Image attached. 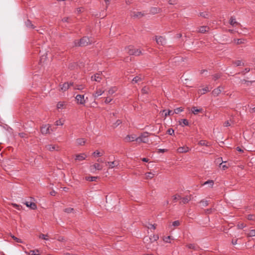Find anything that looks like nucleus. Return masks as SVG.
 I'll return each mask as SVG.
<instances>
[{"label": "nucleus", "instance_id": "obj_1", "mask_svg": "<svg viewBox=\"0 0 255 255\" xmlns=\"http://www.w3.org/2000/svg\"><path fill=\"white\" fill-rule=\"evenodd\" d=\"M127 52L130 55L139 56L141 54V51L135 49L133 46L130 45L126 48Z\"/></svg>", "mask_w": 255, "mask_h": 255}, {"label": "nucleus", "instance_id": "obj_2", "mask_svg": "<svg viewBox=\"0 0 255 255\" xmlns=\"http://www.w3.org/2000/svg\"><path fill=\"white\" fill-rule=\"evenodd\" d=\"M92 42V39H90L88 37L85 36L81 38L79 41H78L77 43L75 42V44L76 46H85L91 43Z\"/></svg>", "mask_w": 255, "mask_h": 255}, {"label": "nucleus", "instance_id": "obj_3", "mask_svg": "<svg viewBox=\"0 0 255 255\" xmlns=\"http://www.w3.org/2000/svg\"><path fill=\"white\" fill-rule=\"evenodd\" d=\"M149 134H150L149 133L147 132H144L142 133L139 137L136 138V141H139L143 143H147L149 140L148 138Z\"/></svg>", "mask_w": 255, "mask_h": 255}, {"label": "nucleus", "instance_id": "obj_4", "mask_svg": "<svg viewBox=\"0 0 255 255\" xmlns=\"http://www.w3.org/2000/svg\"><path fill=\"white\" fill-rule=\"evenodd\" d=\"M130 15L134 18H140L144 16L145 13L141 11H131L130 13Z\"/></svg>", "mask_w": 255, "mask_h": 255}, {"label": "nucleus", "instance_id": "obj_5", "mask_svg": "<svg viewBox=\"0 0 255 255\" xmlns=\"http://www.w3.org/2000/svg\"><path fill=\"white\" fill-rule=\"evenodd\" d=\"M77 103L80 105H85L86 100H85V96L84 95H77L75 97Z\"/></svg>", "mask_w": 255, "mask_h": 255}, {"label": "nucleus", "instance_id": "obj_6", "mask_svg": "<svg viewBox=\"0 0 255 255\" xmlns=\"http://www.w3.org/2000/svg\"><path fill=\"white\" fill-rule=\"evenodd\" d=\"M50 128H51V126L49 124L43 125L41 127V132L43 134L50 133Z\"/></svg>", "mask_w": 255, "mask_h": 255}, {"label": "nucleus", "instance_id": "obj_7", "mask_svg": "<svg viewBox=\"0 0 255 255\" xmlns=\"http://www.w3.org/2000/svg\"><path fill=\"white\" fill-rule=\"evenodd\" d=\"M106 164L108 166L109 169H112L115 167H117L119 165L118 160H114L112 162H106Z\"/></svg>", "mask_w": 255, "mask_h": 255}, {"label": "nucleus", "instance_id": "obj_8", "mask_svg": "<svg viewBox=\"0 0 255 255\" xmlns=\"http://www.w3.org/2000/svg\"><path fill=\"white\" fill-rule=\"evenodd\" d=\"M155 39L157 43L159 45H163L166 43V39L162 36H155Z\"/></svg>", "mask_w": 255, "mask_h": 255}, {"label": "nucleus", "instance_id": "obj_9", "mask_svg": "<svg viewBox=\"0 0 255 255\" xmlns=\"http://www.w3.org/2000/svg\"><path fill=\"white\" fill-rule=\"evenodd\" d=\"M87 155L85 153H80L75 155V160L81 161L85 159Z\"/></svg>", "mask_w": 255, "mask_h": 255}, {"label": "nucleus", "instance_id": "obj_10", "mask_svg": "<svg viewBox=\"0 0 255 255\" xmlns=\"http://www.w3.org/2000/svg\"><path fill=\"white\" fill-rule=\"evenodd\" d=\"M104 93V91L101 89H97L95 92L93 93L92 96L96 99L98 97L101 96Z\"/></svg>", "mask_w": 255, "mask_h": 255}, {"label": "nucleus", "instance_id": "obj_11", "mask_svg": "<svg viewBox=\"0 0 255 255\" xmlns=\"http://www.w3.org/2000/svg\"><path fill=\"white\" fill-rule=\"evenodd\" d=\"M224 89V87L219 86L218 88L215 89L212 91V94L214 96H218L222 92V90Z\"/></svg>", "mask_w": 255, "mask_h": 255}, {"label": "nucleus", "instance_id": "obj_12", "mask_svg": "<svg viewBox=\"0 0 255 255\" xmlns=\"http://www.w3.org/2000/svg\"><path fill=\"white\" fill-rule=\"evenodd\" d=\"M73 85V83H64L63 84L61 85V90L62 91H65L69 89L70 86Z\"/></svg>", "mask_w": 255, "mask_h": 255}, {"label": "nucleus", "instance_id": "obj_13", "mask_svg": "<svg viewBox=\"0 0 255 255\" xmlns=\"http://www.w3.org/2000/svg\"><path fill=\"white\" fill-rule=\"evenodd\" d=\"M192 195H187L185 196L183 198H181L182 201L180 202V204L183 203L184 204H186L190 201L192 199Z\"/></svg>", "mask_w": 255, "mask_h": 255}, {"label": "nucleus", "instance_id": "obj_14", "mask_svg": "<svg viewBox=\"0 0 255 255\" xmlns=\"http://www.w3.org/2000/svg\"><path fill=\"white\" fill-rule=\"evenodd\" d=\"M24 204L27 207L30 208L31 209L35 210L37 208L36 205L33 202H25Z\"/></svg>", "mask_w": 255, "mask_h": 255}, {"label": "nucleus", "instance_id": "obj_15", "mask_svg": "<svg viewBox=\"0 0 255 255\" xmlns=\"http://www.w3.org/2000/svg\"><path fill=\"white\" fill-rule=\"evenodd\" d=\"M102 79L101 75L100 73H96L94 76H92L91 77V80L92 81H95L96 82H100L101 80Z\"/></svg>", "mask_w": 255, "mask_h": 255}, {"label": "nucleus", "instance_id": "obj_16", "mask_svg": "<svg viewBox=\"0 0 255 255\" xmlns=\"http://www.w3.org/2000/svg\"><path fill=\"white\" fill-rule=\"evenodd\" d=\"M136 136L134 135H128L125 138L126 142H130L136 140Z\"/></svg>", "mask_w": 255, "mask_h": 255}, {"label": "nucleus", "instance_id": "obj_17", "mask_svg": "<svg viewBox=\"0 0 255 255\" xmlns=\"http://www.w3.org/2000/svg\"><path fill=\"white\" fill-rule=\"evenodd\" d=\"M46 148L49 151L58 150V146H56L55 145L49 144L46 146Z\"/></svg>", "mask_w": 255, "mask_h": 255}, {"label": "nucleus", "instance_id": "obj_18", "mask_svg": "<svg viewBox=\"0 0 255 255\" xmlns=\"http://www.w3.org/2000/svg\"><path fill=\"white\" fill-rule=\"evenodd\" d=\"M161 11V9L159 7H151L150 10V12L153 14L159 13Z\"/></svg>", "mask_w": 255, "mask_h": 255}, {"label": "nucleus", "instance_id": "obj_19", "mask_svg": "<svg viewBox=\"0 0 255 255\" xmlns=\"http://www.w3.org/2000/svg\"><path fill=\"white\" fill-rule=\"evenodd\" d=\"M189 151V147L187 146L180 147L177 149V151L179 153H185Z\"/></svg>", "mask_w": 255, "mask_h": 255}, {"label": "nucleus", "instance_id": "obj_20", "mask_svg": "<svg viewBox=\"0 0 255 255\" xmlns=\"http://www.w3.org/2000/svg\"><path fill=\"white\" fill-rule=\"evenodd\" d=\"M27 255H39L40 254V251L38 250H31L29 252H25Z\"/></svg>", "mask_w": 255, "mask_h": 255}, {"label": "nucleus", "instance_id": "obj_21", "mask_svg": "<svg viewBox=\"0 0 255 255\" xmlns=\"http://www.w3.org/2000/svg\"><path fill=\"white\" fill-rule=\"evenodd\" d=\"M209 27L206 26H201L199 29V32L202 33H204L206 32H207L209 30Z\"/></svg>", "mask_w": 255, "mask_h": 255}, {"label": "nucleus", "instance_id": "obj_22", "mask_svg": "<svg viewBox=\"0 0 255 255\" xmlns=\"http://www.w3.org/2000/svg\"><path fill=\"white\" fill-rule=\"evenodd\" d=\"M93 169L101 170L103 169V166L99 163H96L91 166Z\"/></svg>", "mask_w": 255, "mask_h": 255}, {"label": "nucleus", "instance_id": "obj_23", "mask_svg": "<svg viewBox=\"0 0 255 255\" xmlns=\"http://www.w3.org/2000/svg\"><path fill=\"white\" fill-rule=\"evenodd\" d=\"M86 140L84 138H79L76 139V143L78 145H83L85 144Z\"/></svg>", "mask_w": 255, "mask_h": 255}, {"label": "nucleus", "instance_id": "obj_24", "mask_svg": "<svg viewBox=\"0 0 255 255\" xmlns=\"http://www.w3.org/2000/svg\"><path fill=\"white\" fill-rule=\"evenodd\" d=\"M117 91V88L116 87H111L108 91V95H112Z\"/></svg>", "mask_w": 255, "mask_h": 255}, {"label": "nucleus", "instance_id": "obj_25", "mask_svg": "<svg viewBox=\"0 0 255 255\" xmlns=\"http://www.w3.org/2000/svg\"><path fill=\"white\" fill-rule=\"evenodd\" d=\"M230 24L234 26L235 25L239 24L238 22L236 21V18L234 16H232L230 19Z\"/></svg>", "mask_w": 255, "mask_h": 255}, {"label": "nucleus", "instance_id": "obj_26", "mask_svg": "<svg viewBox=\"0 0 255 255\" xmlns=\"http://www.w3.org/2000/svg\"><path fill=\"white\" fill-rule=\"evenodd\" d=\"M161 112L162 113V114L165 113V117H166L168 116H172L174 114V112L171 110H168L167 112H166L165 110H163Z\"/></svg>", "mask_w": 255, "mask_h": 255}, {"label": "nucleus", "instance_id": "obj_27", "mask_svg": "<svg viewBox=\"0 0 255 255\" xmlns=\"http://www.w3.org/2000/svg\"><path fill=\"white\" fill-rule=\"evenodd\" d=\"M214 182L213 180H209L205 182L203 184V185H208L210 187H212L214 185Z\"/></svg>", "mask_w": 255, "mask_h": 255}, {"label": "nucleus", "instance_id": "obj_28", "mask_svg": "<svg viewBox=\"0 0 255 255\" xmlns=\"http://www.w3.org/2000/svg\"><path fill=\"white\" fill-rule=\"evenodd\" d=\"M25 25H26V27H27L28 28H34L33 25L31 23V21L30 20H29V19H27L25 21Z\"/></svg>", "mask_w": 255, "mask_h": 255}, {"label": "nucleus", "instance_id": "obj_29", "mask_svg": "<svg viewBox=\"0 0 255 255\" xmlns=\"http://www.w3.org/2000/svg\"><path fill=\"white\" fill-rule=\"evenodd\" d=\"M154 175V174L151 172H147L145 173V178L146 179H151L153 177Z\"/></svg>", "mask_w": 255, "mask_h": 255}, {"label": "nucleus", "instance_id": "obj_30", "mask_svg": "<svg viewBox=\"0 0 255 255\" xmlns=\"http://www.w3.org/2000/svg\"><path fill=\"white\" fill-rule=\"evenodd\" d=\"M65 104L63 102H59L58 103L57 105V108L58 109H63Z\"/></svg>", "mask_w": 255, "mask_h": 255}, {"label": "nucleus", "instance_id": "obj_31", "mask_svg": "<svg viewBox=\"0 0 255 255\" xmlns=\"http://www.w3.org/2000/svg\"><path fill=\"white\" fill-rule=\"evenodd\" d=\"M202 109H197L196 107H194L192 108V112L194 115L197 114L198 113L201 112Z\"/></svg>", "mask_w": 255, "mask_h": 255}, {"label": "nucleus", "instance_id": "obj_32", "mask_svg": "<svg viewBox=\"0 0 255 255\" xmlns=\"http://www.w3.org/2000/svg\"><path fill=\"white\" fill-rule=\"evenodd\" d=\"M187 247L190 249L194 250H197L199 248V247L195 244H189L187 245Z\"/></svg>", "mask_w": 255, "mask_h": 255}, {"label": "nucleus", "instance_id": "obj_33", "mask_svg": "<svg viewBox=\"0 0 255 255\" xmlns=\"http://www.w3.org/2000/svg\"><path fill=\"white\" fill-rule=\"evenodd\" d=\"M200 203L201 204L202 207H206L209 204V201L206 200H202Z\"/></svg>", "mask_w": 255, "mask_h": 255}, {"label": "nucleus", "instance_id": "obj_34", "mask_svg": "<svg viewBox=\"0 0 255 255\" xmlns=\"http://www.w3.org/2000/svg\"><path fill=\"white\" fill-rule=\"evenodd\" d=\"M246 235L248 237H255V229L250 230L249 233L246 234Z\"/></svg>", "mask_w": 255, "mask_h": 255}, {"label": "nucleus", "instance_id": "obj_35", "mask_svg": "<svg viewBox=\"0 0 255 255\" xmlns=\"http://www.w3.org/2000/svg\"><path fill=\"white\" fill-rule=\"evenodd\" d=\"M199 144L201 145H204L206 146H209L210 145V144L208 142H207L206 140H200L199 142Z\"/></svg>", "mask_w": 255, "mask_h": 255}, {"label": "nucleus", "instance_id": "obj_36", "mask_svg": "<svg viewBox=\"0 0 255 255\" xmlns=\"http://www.w3.org/2000/svg\"><path fill=\"white\" fill-rule=\"evenodd\" d=\"M208 91H209V89H208V88L207 87H206L202 89H200L199 90V93H200L201 94H205Z\"/></svg>", "mask_w": 255, "mask_h": 255}, {"label": "nucleus", "instance_id": "obj_37", "mask_svg": "<svg viewBox=\"0 0 255 255\" xmlns=\"http://www.w3.org/2000/svg\"><path fill=\"white\" fill-rule=\"evenodd\" d=\"M97 177L96 176H89L86 177V180L90 181H95L97 179Z\"/></svg>", "mask_w": 255, "mask_h": 255}, {"label": "nucleus", "instance_id": "obj_38", "mask_svg": "<svg viewBox=\"0 0 255 255\" xmlns=\"http://www.w3.org/2000/svg\"><path fill=\"white\" fill-rule=\"evenodd\" d=\"M234 41L237 44H240L242 43H244L245 40L244 39H235Z\"/></svg>", "mask_w": 255, "mask_h": 255}, {"label": "nucleus", "instance_id": "obj_39", "mask_svg": "<svg viewBox=\"0 0 255 255\" xmlns=\"http://www.w3.org/2000/svg\"><path fill=\"white\" fill-rule=\"evenodd\" d=\"M142 78L140 76H136L132 79V82L134 83H136L139 81H141Z\"/></svg>", "mask_w": 255, "mask_h": 255}, {"label": "nucleus", "instance_id": "obj_40", "mask_svg": "<svg viewBox=\"0 0 255 255\" xmlns=\"http://www.w3.org/2000/svg\"><path fill=\"white\" fill-rule=\"evenodd\" d=\"M84 88V86L82 85H76L74 86V89L75 90H82Z\"/></svg>", "mask_w": 255, "mask_h": 255}, {"label": "nucleus", "instance_id": "obj_41", "mask_svg": "<svg viewBox=\"0 0 255 255\" xmlns=\"http://www.w3.org/2000/svg\"><path fill=\"white\" fill-rule=\"evenodd\" d=\"M47 237H48V234L44 235V234H40L39 235V239H43V240H46V241L48 240Z\"/></svg>", "mask_w": 255, "mask_h": 255}, {"label": "nucleus", "instance_id": "obj_42", "mask_svg": "<svg viewBox=\"0 0 255 255\" xmlns=\"http://www.w3.org/2000/svg\"><path fill=\"white\" fill-rule=\"evenodd\" d=\"M234 64L236 66H244V63H243L241 60H237V61H234Z\"/></svg>", "mask_w": 255, "mask_h": 255}, {"label": "nucleus", "instance_id": "obj_43", "mask_svg": "<svg viewBox=\"0 0 255 255\" xmlns=\"http://www.w3.org/2000/svg\"><path fill=\"white\" fill-rule=\"evenodd\" d=\"M172 198H173V201L175 202L177 201V200H178L179 199H181V197L179 195L176 194L175 195L173 196Z\"/></svg>", "mask_w": 255, "mask_h": 255}, {"label": "nucleus", "instance_id": "obj_44", "mask_svg": "<svg viewBox=\"0 0 255 255\" xmlns=\"http://www.w3.org/2000/svg\"><path fill=\"white\" fill-rule=\"evenodd\" d=\"M64 121H62L61 119L57 120L55 122V125L56 126H63L64 125Z\"/></svg>", "mask_w": 255, "mask_h": 255}, {"label": "nucleus", "instance_id": "obj_45", "mask_svg": "<svg viewBox=\"0 0 255 255\" xmlns=\"http://www.w3.org/2000/svg\"><path fill=\"white\" fill-rule=\"evenodd\" d=\"M183 111V109L181 107L176 108L174 110V114H179V113L182 112Z\"/></svg>", "mask_w": 255, "mask_h": 255}, {"label": "nucleus", "instance_id": "obj_46", "mask_svg": "<svg viewBox=\"0 0 255 255\" xmlns=\"http://www.w3.org/2000/svg\"><path fill=\"white\" fill-rule=\"evenodd\" d=\"M148 88L147 87H144L141 89V93L142 94H146L148 93Z\"/></svg>", "mask_w": 255, "mask_h": 255}, {"label": "nucleus", "instance_id": "obj_47", "mask_svg": "<svg viewBox=\"0 0 255 255\" xmlns=\"http://www.w3.org/2000/svg\"><path fill=\"white\" fill-rule=\"evenodd\" d=\"M200 16L204 18H208L209 14L207 12H200L199 14Z\"/></svg>", "mask_w": 255, "mask_h": 255}, {"label": "nucleus", "instance_id": "obj_48", "mask_svg": "<svg viewBox=\"0 0 255 255\" xmlns=\"http://www.w3.org/2000/svg\"><path fill=\"white\" fill-rule=\"evenodd\" d=\"M221 77V74L217 73V74H214V75L213 76V79L215 81H216V80H217V79H219Z\"/></svg>", "mask_w": 255, "mask_h": 255}, {"label": "nucleus", "instance_id": "obj_49", "mask_svg": "<svg viewBox=\"0 0 255 255\" xmlns=\"http://www.w3.org/2000/svg\"><path fill=\"white\" fill-rule=\"evenodd\" d=\"M247 218L249 220H253H253H255V216L253 214L248 215L247 216Z\"/></svg>", "mask_w": 255, "mask_h": 255}, {"label": "nucleus", "instance_id": "obj_50", "mask_svg": "<svg viewBox=\"0 0 255 255\" xmlns=\"http://www.w3.org/2000/svg\"><path fill=\"white\" fill-rule=\"evenodd\" d=\"M237 227L238 228V229H243L244 228L246 227V224H244V223H239L238 225H237Z\"/></svg>", "mask_w": 255, "mask_h": 255}, {"label": "nucleus", "instance_id": "obj_51", "mask_svg": "<svg viewBox=\"0 0 255 255\" xmlns=\"http://www.w3.org/2000/svg\"><path fill=\"white\" fill-rule=\"evenodd\" d=\"M93 155L95 156H101L103 155V154L99 152L98 150H96L93 153Z\"/></svg>", "mask_w": 255, "mask_h": 255}, {"label": "nucleus", "instance_id": "obj_52", "mask_svg": "<svg viewBox=\"0 0 255 255\" xmlns=\"http://www.w3.org/2000/svg\"><path fill=\"white\" fill-rule=\"evenodd\" d=\"M11 237L17 243H22V241H21V240L16 238V237H15L14 236H12V235H11Z\"/></svg>", "mask_w": 255, "mask_h": 255}, {"label": "nucleus", "instance_id": "obj_53", "mask_svg": "<svg viewBox=\"0 0 255 255\" xmlns=\"http://www.w3.org/2000/svg\"><path fill=\"white\" fill-rule=\"evenodd\" d=\"M12 206L18 210H20L21 208V206L20 205H17L15 203H12Z\"/></svg>", "mask_w": 255, "mask_h": 255}, {"label": "nucleus", "instance_id": "obj_54", "mask_svg": "<svg viewBox=\"0 0 255 255\" xmlns=\"http://www.w3.org/2000/svg\"><path fill=\"white\" fill-rule=\"evenodd\" d=\"M112 100H113V99L112 98H110L109 97H107L105 100V103L107 104L110 103Z\"/></svg>", "mask_w": 255, "mask_h": 255}, {"label": "nucleus", "instance_id": "obj_55", "mask_svg": "<svg viewBox=\"0 0 255 255\" xmlns=\"http://www.w3.org/2000/svg\"><path fill=\"white\" fill-rule=\"evenodd\" d=\"M73 211V209L72 208H66L65 210H64V211L66 213H71L72 212V211Z\"/></svg>", "mask_w": 255, "mask_h": 255}, {"label": "nucleus", "instance_id": "obj_56", "mask_svg": "<svg viewBox=\"0 0 255 255\" xmlns=\"http://www.w3.org/2000/svg\"><path fill=\"white\" fill-rule=\"evenodd\" d=\"M168 3L171 5H174L177 3L176 0H169Z\"/></svg>", "mask_w": 255, "mask_h": 255}, {"label": "nucleus", "instance_id": "obj_57", "mask_svg": "<svg viewBox=\"0 0 255 255\" xmlns=\"http://www.w3.org/2000/svg\"><path fill=\"white\" fill-rule=\"evenodd\" d=\"M179 225H180V222L179 221H175L172 223V226H173L174 227L178 226Z\"/></svg>", "mask_w": 255, "mask_h": 255}, {"label": "nucleus", "instance_id": "obj_58", "mask_svg": "<svg viewBox=\"0 0 255 255\" xmlns=\"http://www.w3.org/2000/svg\"><path fill=\"white\" fill-rule=\"evenodd\" d=\"M181 121L184 126H188L189 124L188 121L186 119H182Z\"/></svg>", "mask_w": 255, "mask_h": 255}, {"label": "nucleus", "instance_id": "obj_59", "mask_svg": "<svg viewBox=\"0 0 255 255\" xmlns=\"http://www.w3.org/2000/svg\"><path fill=\"white\" fill-rule=\"evenodd\" d=\"M167 132L170 135H172L173 134H174V131L173 129L169 128L167 130Z\"/></svg>", "mask_w": 255, "mask_h": 255}, {"label": "nucleus", "instance_id": "obj_60", "mask_svg": "<svg viewBox=\"0 0 255 255\" xmlns=\"http://www.w3.org/2000/svg\"><path fill=\"white\" fill-rule=\"evenodd\" d=\"M170 238H171V237L170 236H168L167 237H165L163 240L164 242H167V243H169V240H170Z\"/></svg>", "mask_w": 255, "mask_h": 255}, {"label": "nucleus", "instance_id": "obj_61", "mask_svg": "<svg viewBox=\"0 0 255 255\" xmlns=\"http://www.w3.org/2000/svg\"><path fill=\"white\" fill-rule=\"evenodd\" d=\"M148 229H152L153 230L155 229V225L150 224L149 226L148 227Z\"/></svg>", "mask_w": 255, "mask_h": 255}, {"label": "nucleus", "instance_id": "obj_62", "mask_svg": "<svg viewBox=\"0 0 255 255\" xmlns=\"http://www.w3.org/2000/svg\"><path fill=\"white\" fill-rule=\"evenodd\" d=\"M58 241H59V242H64L65 241V239L63 237H59L58 239H57Z\"/></svg>", "mask_w": 255, "mask_h": 255}, {"label": "nucleus", "instance_id": "obj_63", "mask_svg": "<svg viewBox=\"0 0 255 255\" xmlns=\"http://www.w3.org/2000/svg\"><path fill=\"white\" fill-rule=\"evenodd\" d=\"M46 58V56H42L41 58H40V62L41 63L44 62V60Z\"/></svg>", "mask_w": 255, "mask_h": 255}, {"label": "nucleus", "instance_id": "obj_64", "mask_svg": "<svg viewBox=\"0 0 255 255\" xmlns=\"http://www.w3.org/2000/svg\"><path fill=\"white\" fill-rule=\"evenodd\" d=\"M230 124L229 123V122L228 121H226L225 123H224V126L225 127H229V126H230Z\"/></svg>", "mask_w": 255, "mask_h": 255}]
</instances>
